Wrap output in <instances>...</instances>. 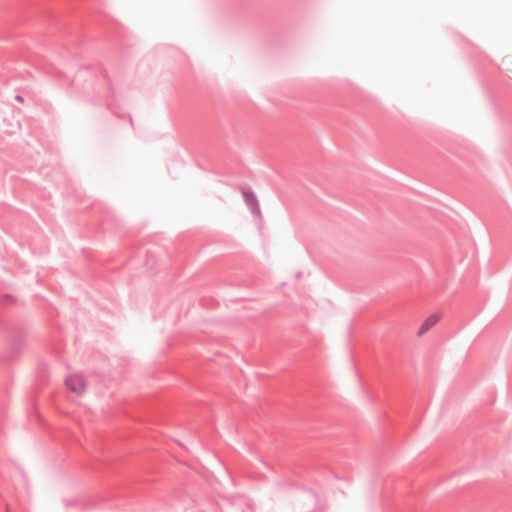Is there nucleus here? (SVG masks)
I'll list each match as a JSON object with an SVG mask.
<instances>
[{
  "instance_id": "nucleus-2",
  "label": "nucleus",
  "mask_w": 512,
  "mask_h": 512,
  "mask_svg": "<svg viewBox=\"0 0 512 512\" xmlns=\"http://www.w3.org/2000/svg\"><path fill=\"white\" fill-rule=\"evenodd\" d=\"M440 320L439 315H431L429 316L421 325L418 331V335L421 336L425 334L428 330H430L433 326H435Z\"/></svg>"
},
{
  "instance_id": "nucleus-1",
  "label": "nucleus",
  "mask_w": 512,
  "mask_h": 512,
  "mask_svg": "<svg viewBox=\"0 0 512 512\" xmlns=\"http://www.w3.org/2000/svg\"><path fill=\"white\" fill-rule=\"evenodd\" d=\"M66 389L75 397H83L87 390V381L81 374H71L65 378Z\"/></svg>"
},
{
  "instance_id": "nucleus-3",
  "label": "nucleus",
  "mask_w": 512,
  "mask_h": 512,
  "mask_svg": "<svg viewBox=\"0 0 512 512\" xmlns=\"http://www.w3.org/2000/svg\"><path fill=\"white\" fill-rule=\"evenodd\" d=\"M16 100H18V101H20V102H22V101H23V99H22V97H21V96H16Z\"/></svg>"
}]
</instances>
